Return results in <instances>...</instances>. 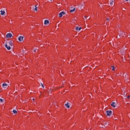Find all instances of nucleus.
<instances>
[{"label": "nucleus", "mask_w": 130, "mask_h": 130, "mask_svg": "<svg viewBox=\"0 0 130 130\" xmlns=\"http://www.w3.org/2000/svg\"><path fill=\"white\" fill-rule=\"evenodd\" d=\"M106 113H107V116H110L111 115V113H112V111L111 110L107 111Z\"/></svg>", "instance_id": "nucleus-1"}, {"label": "nucleus", "mask_w": 130, "mask_h": 130, "mask_svg": "<svg viewBox=\"0 0 130 130\" xmlns=\"http://www.w3.org/2000/svg\"><path fill=\"white\" fill-rule=\"evenodd\" d=\"M63 15H66V13L63 11L61 12L59 14V18H61V17H62V16H63Z\"/></svg>", "instance_id": "nucleus-2"}, {"label": "nucleus", "mask_w": 130, "mask_h": 130, "mask_svg": "<svg viewBox=\"0 0 130 130\" xmlns=\"http://www.w3.org/2000/svg\"><path fill=\"white\" fill-rule=\"evenodd\" d=\"M12 36H13V35H12L11 33H8L6 35L7 38H11V37H12Z\"/></svg>", "instance_id": "nucleus-3"}, {"label": "nucleus", "mask_w": 130, "mask_h": 130, "mask_svg": "<svg viewBox=\"0 0 130 130\" xmlns=\"http://www.w3.org/2000/svg\"><path fill=\"white\" fill-rule=\"evenodd\" d=\"M125 50L126 49H123L120 51L121 54H122V55H124V54H125Z\"/></svg>", "instance_id": "nucleus-4"}, {"label": "nucleus", "mask_w": 130, "mask_h": 130, "mask_svg": "<svg viewBox=\"0 0 130 130\" xmlns=\"http://www.w3.org/2000/svg\"><path fill=\"white\" fill-rule=\"evenodd\" d=\"M5 47L7 48L8 50H11V46H10L9 45H8V44H6L5 45Z\"/></svg>", "instance_id": "nucleus-5"}, {"label": "nucleus", "mask_w": 130, "mask_h": 130, "mask_svg": "<svg viewBox=\"0 0 130 130\" xmlns=\"http://www.w3.org/2000/svg\"><path fill=\"white\" fill-rule=\"evenodd\" d=\"M7 44H8V45L9 46H13V41H10L9 42H7Z\"/></svg>", "instance_id": "nucleus-6"}, {"label": "nucleus", "mask_w": 130, "mask_h": 130, "mask_svg": "<svg viewBox=\"0 0 130 130\" xmlns=\"http://www.w3.org/2000/svg\"><path fill=\"white\" fill-rule=\"evenodd\" d=\"M2 87L3 88H4V89H6V88H7V87H8V84H7V83H3L2 84Z\"/></svg>", "instance_id": "nucleus-7"}, {"label": "nucleus", "mask_w": 130, "mask_h": 130, "mask_svg": "<svg viewBox=\"0 0 130 130\" xmlns=\"http://www.w3.org/2000/svg\"><path fill=\"white\" fill-rule=\"evenodd\" d=\"M23 39H24V37H22V36H20L19 38H18V40L19 41H23Z\"/></svg>", "instance_id": "nucleus-8"}, {"label": "nucleus", "mask_w": 130, "mask_h": 130, "mask_svg": "<svg viewBox=\"0 0 130 130\" xmlns=\"http://www.w3.org/2000/svg\"><path fill=\"white\" fill-rule=\"evenodd\" d=\"M49 24V20H45L44 21V25H48Z\"/></svg>", "instance_id": "nucleus-9"}, {"label": "nucleus", "mask_w": 130, "mask_h": 130, "mask_svg": "<svg viewBox=\"0 0 130 130\" xmlns=\"http://www.w3.org/2000/svg\"><path fill=\"white\" fill-rule=\"evenodd\" d=\"M0 13H1V15L2 16H4V15H5V14H6V11L1 10V11H0Z\"/></svg>", "instance_id": "nucleus-10"}, {"label": "nucleus", "mask_w": 130, "mask_h": 130, "mask_svg": "<svg viewBox=\"0 0 130 130\" xmlns=\"http://www.w3.org/2000/svg\"><path fill=\"white\" fill-rule=\"evenodd\" d=\"M111 106L113 107L114 108H115V102H113L111 104Z\"/></svg>", "instance_id": "nucleus-11"}, {"label": "nucleus", "mask_w": 130, "mask_h": 130, "mask_svg": "<svg viewBox=\"0 0 130 130\" xmlns=\"http://www.w3.org/2000/svg\"><path fill=\"white\" fill-rule=\"evenodd\" d=\"M35 8L33 10L34 11H36V12H37V11H38V7H37V5H35Z\"/></svg>", "instance_id": "nucleus-12"}, {"label": "nucleus", "mask_w": 130, "mask_h": 130, "mask_svg": "<svg viewBox=\"0 0 130 130\" xmlns=\"http://www.w3.org/2000/svg\"><path fill=\"white\" fill-rule=\"evenodd\" d=\"M65 106H66V107H67V108H70V106L69 105V103L65 104Z\"/></svg>", "instance_id": "nucleus-13"}, {"label": "nucleus", "mask_w": 130, "mask_h": 130, "mask_svg": "<svg viewBox=\"0 0 130 130\" xmlns=\"http://www.w3.org/2000/svg\"><path fill=\"white\" fill-rule=\"evenodd\" d=\"M76 11V8H73V9L70 10V13H73V12H75Z\"/></svg>", "instance_id": "nucleus-14"}, {"label": "nucleus", "mask_w": 130, "mask_h": 130, "mask_svg": "<svg viewBox=\"0 0 130 130\" xmlns=\"http://www.w3.org/2000/svg\"><path fill=\"white\" fill-rule=\"evenodd\" d=\"M81 29H82V28L81 27H77L76 28V30H78V31H80L81 30Z\"/></svg>", "instance_id": "nucleus-15"}, {"label": "nucleus", "mask_w": 130, "mask_h": 130, "mask_svg": "<svg viewBox=\"0 0 130 130\" xmlns=\"http://www.w3.org/2000/svg\"><path fill=\"white\" fill-rule=\"evenodd\" d=\"M109 124V122H105V126H107Z\"/></svg>", "instance_id": "nucleus-16"}, {"label": "nucleus", "mask_w": 130, "mask_h": 130, "mask_svg": "<svg viewBox=\"0 0 130 130\" xmlns=\"http://www.w3.org/2000/svg\"><path fill=\"white\" fill-rule=\"evenodd\" d=\"M13 113H14V114H16V113H17V110H13Z\"/></svg>", "instance_id": "nucleus-17"}, {"label": "nucleus", "mask_w": 130, "mask_h": 130, "mask_svg": "<svg viewBox=\"0 0 130 130\" xmlns=\"http://www.w3.org/2000/svg\"><path fill=\"white\" fill-rule=\"evenodd\" d=\"M110 5H113V0L112 1L111 0V1L110 2Z\"/></svg>", "instance_id": "nucleus-18"}, {"label": "nucleus", "mask_w": 130, "mask_h": 130, "mask_svg": "<svg viewBox=\"0 0 130 130\" xmlns=\"http://www.w3.org/2000/svg\"><path fill=\"white\" fill-rule=\"evenodd\" d=\"M111 68H112V71H114L115 70V68H114V66H112L111 67Z\"/></svg>", "instance_id": "nucleus-19"}, {"label": "nucleus", "mask_w": 130, "mask_h": 130, "mask_svg": "<svg viewBox=\"0 0 130 130\" xmlns=\"http://www.w3.org/2000/svg\"><path fill=\"white\" fill-rule=\"evenodd\" d=\"M41 85L42 88H44V85H43V84H42V83H41Z\"/></svg>", "instance_id": "nucleus-20"}, {"label": "nucleus", "mask_w": 130, "mask_h": 130, "mask_svg": "<svg viewBox=\"0 0 130 130\" xmlns=\"http://www.w3.org/2000/svg\"><path fill=\"white\" fill-rule=\"evenodd\" d=\"M3 99H0V102H1V103H2V102H3Z\"/></svg>", "instance_id": "nucleus-21"}, {"label": "nucleus", "mask_w": 130, "mask_h": 130, "mask_svg": "<svg viewBox=\"0 0 130 130\" xmlns=\"http://www.w3.org/2000/svg\"><path fill=\"white\" fill-rule=\"evenodd\" d=\"M37 50V49H35L34 50V52H36Z\"/></svg>", "instance_id": "nucleus-22"}, {"label": "nucleus", "mask_w": 130, "mask_h": 130, "mask_svg": "<svg viewBox=\"0 0 130 130\" xmlns=\"http://www.w3.org/2000/svg\"><path fill=\"white\" fill-rule=\"evenodd\" d=\"M127 98L128 99H130V96H129V95L127 96Z\"/></svg>", "instance_id": "nucleus-23"}, {"label": "nucleus", "mask_w": 130, "mask_h": 130, "mask_svg": "<svg viewBox=\"0 0 130 130\" xmlns=\"http://www.w3.org/2000/svg\"><path fill=\"white\" fill-rule=\"evenodd\" d=\"M123 34H125L124 32L121 33V35H123Z\"/></svg>", "instance_id": "nucleus-24"}, {"label": "nucleus", "mask_w": 130, "mask_h": 130, "mask_svg": "<svg viewBox=\"0 0 130 130\" xmlns=\"http://www.w3.org/2000/svg\"><path fill=\"white\" fill-rule=\"evenodd\" d=\"M84 18H85V20H87V17H86V16H84Z\"/></svg>", "instance_id": "nucleus-25"}, {"label": "nucleus", "mask_w": 130, "mask_h": 130, "mask_svg": "<svg viewBox=\"0 0 130 130\" xmlns=\"http://www.w3.org/2000/svg\"><path fill=\"white\" fill-rule=\"evenodd\" d=\"M107 21H109V18H107Z\"/></svg>", "instance_id": "nucleus-26"}, {"label": "nucleus", "mask_w": 130, "mask_h": 130, "mask_svg": "<svg viewBox=\"0 0 130 130\" xmlns=\"http://www.w3.org/2000/svg\"><path fill=\"white\" fill-rule=\"evenodd\" d=\"M126 1V2H128V0H125Z\"/></svg>", "instance_id": "nucleus-27"}, {"label": "nucleus", "mask_w": 130, "mask_h": 130, "mask_svg": "<svg viewBox=\"0 0 130 130\" xmlns=\"http://www.w3.org/2000/svg\"><path fill=\"white\" fill-rule=\"evenodd\" d=\"M32 100H33V101H34L35 99H32Z\"/></svg>", "instance_id": "nucleus-28"}, {"label": "nucleus", "mask_w": 130, "mask_h": 130, "mask_svg": "<svg viewBox=\"0 0 130 130\" xmlns=\"http://www.w3.org/2000/svg\"><path fill=\"white\" fill-rule=\"evenodd\" d=\"M49 92H51V90H50V91H49Z\"/></svg>", "instance_id": "nucleus-29"}, {"label": "nucleus", "mask_w": 130, "mask_h": 130, "mask_svg": "<svg viewBox=\"0 0 130 130\" xmlns=\"http://www.w3.org/2000/svg\"><path fill=\"white\" fill-rule=\"evenodd\" d=\"M106 25H107V23H106Z\"/></svg>", "instance_id": "nucleus-30"}, {"label": "nucleus", "mask_w": 130, "mask_h": 130, "mask_svg": "<svg viewBox=\"0 0 130 130\" xmlns=\"http://www.w3.org/2000/svg\"><path fill=\"white\" fill-rule=\"evenodd\" d=\"M50 1H52V0H50Z\"/></svg>", "instance_id": "nucleus-31"}]
</instances>
